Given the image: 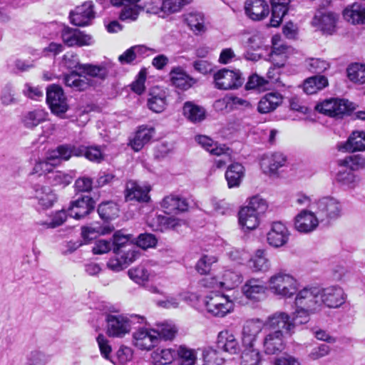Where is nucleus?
I'll return each instance as SVG.
<instances>
[{
	"mask_svg": "<svg viewBox=\"0 0 365 365\" xmlns=\"http://www.w3.org/2000/svg\"><path fill=\"white\" fill-rule=\"evenodd\" d=\"M320 289L318 287H305L300 290L295 297L296 310L294 319L299 324H306L309 316L320 305Z\"/></svg>",
	"mask_w": 365,
	"mask_h": 365,
	"instance_id": "1",
	"label": "nucleus"
},
{
	"mask_svg": "<svg viewBox=\"0 0 365 365\" xmlns=\"http://www.w3.org/2000/svg\"><path fill=\"white\" fill-rule=\"evenodd\" d=\"M105 320L107 335L110 337L122 338L130 331L133 321L137 320L142 324L145 318L139 315H132L129 318L123 314L109 313L106 315Z\"/></svg>",
	"mask_w": 365,
	"mask_h": 365,
	"instance_id": "2",
	"label": "nucleus"
},
{
	"mask_svg": "<svg viewBox=\"0 0 365 365\" xmlns=\"http://www.w3.org/2000/svg\"><path fill=\"white\" fill-rule=\"evenodd\" d=\"M268 284L273 293L286 298H290L296 293L298 285L293 276L282 271L271 276Z\"/></svg>",
	"mask_w": 365,
	"mask_h": 365,
	"instance_id": "3",
	"label": "nucleus"
},
{
	"mask_svg": "<svg viewBox=\"0 0 365 365\" xmlns=\"http://www.w3.org/2000/svg\"><path fill=\"white\" fill-rule=\"evenodd\" d=\"M317 215L321 222L334 220L342 215L343 206L335 197H324L315 202Z\"/></svg>",
	"mask_w": 365,
	"mask_h": 365,
	"instance_id": "4",
	"label": "nucleus"
},
{
	"mask_svg": "<svg viewBox=\"0 0 365 365\" xmlns=\"http://www.w3.org/2000/svg\"><path fill=\"white\" fill-rule=\"evenodd\" d=\"M205 305L207 312L214 317H223L232 312L235 304L225 294L212 293L205 299Z\"/></svg>",
	"mask_w": 365,
	"mask_h": 365,
	"instance_id": "5",
	"label": "nucleus"
},
{
	"mask_svg": "<svg viewBox=\"0 0 365 365\" xmlns=\"http://www.w3.org/2000/svg\"><path fill=\"white\" fill-rule=\"evenodd\" d=\"M352 103L346 100L329 98L316 105L315 109L326 115L341 118L353 110Z\"/></svg>",
	"mask_w": 365,
	"mask_h": 365,
	"instance_id": "6",
	"label": "nucleus"
},
{
	"mask_svg": "<svg viewBox=\"0 0 365 365\" xmlns=\"http://www.w3.org/2000/svg\"><path fill=\"white\" fill-rule=\"evenodd\" d=\"M46 102L51 113L60 118H63L69 108L63 89L55 84L47 88Z\"/></svg>",
	"mask_w": 365,
	"mask_h": 365,
	"instance_id": "7",
	"label": "nucleus"
},
{
	"mask_svg": "<svg viewBox=\"0 0 365 365\" xmlns=\"http://www.w3.org/2000/svg\"><path fill=\"white\" fill-rule=\"evenodd\" d=\"M244 80L239 70L222 68L214 75L215 87L220 90L238 88L243 84Z\"/></svg>",
	"mask_w": 365,
	"mask_h": 365,
	"instance_id": "8",
	"label": "nucleus"
},
{
	"mask_svg": "<svg viewBox=\"0 0 365 365\" xmlns=\"http://www.w3.org/2000/svg\"><path fill=\"white\" fill-rule=\"evenodd\" d=\"M298 324L294 316L291 318L290 316L284 312H277L269 315L264 322H262V327L270 331L282 330V333L291 332L295 324Z\"/></svg>",
	"mask_w": 365,
	"mask_h": 365,
	"instance_id": "9",
	"label": "nucleus"
},
{
	"mask_svg": "<svg viewBox=\"0 0 365 365\" xmlns=\"http://www.w3.org/2000/svg\"><path fill=\"white\" fill-rule=\"evenodd\" d=\"M242 277L239 273L227 269L222 274L221 280L217 281L215 278L205 277L200 281V284L205 287H224L227 289H233L240 284Z\"/></svg>",
	"mask_w": 365,
	"mask_h": 365,
	"instance_id": "10",
	"label": "nucleus"
},
{
	"mask_svg": "<svg viewBox=\"0 0 365 365\" xmlns=\"http://www.w3.org/2000/svg\"><path fill=\"white\" fill-rule=\"evenodd\" d=\"M319 222L314 210H302L294 218V227L299 232L309 233L316 230Z\"/></svg>",
	"mask_w": 365,
	"mask_h": 365,
	"instance_id": "11",
	"label": "nucleus"
},
{
	"mask_svg": "<svg viewBox=\"0 0 365 365\" xmlns=\"http://www.w3.org/2000/svg\"><path fill=\"white\" fill-rule=\"evenodd\" d=\"M346 294L344 289L336 285L320 289V305L325 304L329 308H338L344 304Z\"/></svg>",
	"mask_w": 365,
	"mask_h": 365,
	"instance_id": "12",
	"label": "nucleus"
},
{
	"mask_svg": "<svg viewBox=\"0 0 365 365\" xmlns=\"http://www.w3.org/2000/svg\"><path fill=\"white\" fill-rule=\"evenodd\" d=\"M95 208V201L88 195H82L72 201L68 207V215L79 220L90 214Z\"/></svg>",
	"mask_w": 365,
	"mask_h": 365,
	"instance_id": "13",
	"label": "nucleus"
},
{
	"mask_svg": "<svg viewBox=\"0 0 365 365\" xmlns=\"http://www.w3.org/2000/svg\"><path fill=\"white\" fill-rule=\"evenodd\" d=\"M94 5L92 1H86L70 13L71 22L78 26H85L95 18Z\"/></svg>",
	"mask_w": 365,
	"mask_h": 365,
	"instance_id": "14",
	"label": "nucleus"
},
{
	"mask_svg": "<svg viewBox=\"0 0 365 365\" xmlns=\"http://www.w3.org/2000/svg\"><path fill=\"white\" fill-rule=\"evenodd\" d=\"M133 344L141 350H150L158 344V334L153 329L139 328L133 334Z\"/></svg>",
	"mask_w": 365,
	"mask_h": 365,
	"instance_id": "15",
	"label": "nucleus"
},
{
	"mask_svg": "<svg viewBox=\"0 0 365 365\" xmlns=\"http://www.w3.org/2000/svg\"><path fill=\"white\" fill-rule=\"evenodd\" d=\"M263 349L267 354H277L285 348L284 337L282 330L269 331L264 334Z\"/></svg>",
	"mask_w": 365,
	"mask_h": 365,
	"instance_id": "16",
	"label": "nucleus"
},
{
	"mask_svg": "<svg viewBox=\"0 0 365 365\" xmlns=\"http://www.w3.org/2000/svg\"><path fill=\"white\" fill-rule=\"evenodd\" d=\"M289 235L284 224L281 222H274L267 234V240L270 246L276 248L281 247L287 243Z\"/></svg>",
	"mask_w": 365,
	"mask_h": 365,
	"instance_id": "17",
	"label": "nucleus"
},
{
	"mask_svg": "<svg viewBox=\"0 0 365 365\" xmlns=\"http://www.w3.org/2000/svg\"><path fill=\"white\" fill-rule=\"evenodd\" d=\"M338 19L339 16L333 12L318 11L312 21V25L324 33L331 34L335 31Z\"/></svg>",
	"mask_w": 365,
	"mask_h": 365,
	"instance_id": "18",
	"label": "nucleus"
},
{
	"mask_svg": "<svg viewBox=\"0 0 365 365\" xmlns=\"http://www.w3.org/2000/svg\"><path fill=\"white\" fill-rule=\"evenodd\" d=\"M287 163V157L282 153L275 152L263 155L260 165L265 174L274 175L277 170L284 166Z\"/></svg>",
	"mask_w": 365,
	"mask_h": 365,
	"instance_id": "19",
	"label": "nucleus"
},
{
	"mask_svg": "<svg viewBox=\"0 0 365 365\" xmlns=\"http://www.w3.org/2000/svg\"><path fill=\"white\" fill-rule=\"evenodd\" d=\"M33 198L37 201L38 208L47 210L56 201V195L49 187L35 185L33 187Z\"/></svg>",
	"mask_w": 365,
	"mask_h": 365,
	"instance_id": "20",
	"label": "nucleus"
},
{
	"mask_svg": "<svg viewBox=\"0 0 365 365\" xmlns=\"http://www.w3.org/2000/svg\"><path fill=\"white\" fill-rule=\"evenodd\" d=\"M245 10L246 15L254 21H260L267 17L269 7L264 0H246Z\"/></svg>",
	"mask_w": 365,
	"mask_h": 365,
	"instance_id": "21",
	"label": "nucleus"
},
{
	"mask_svg": "<svg viewBox=\"0 0 365 365\" xmlns=\"http://www.w3.org/2000/svg\"><path fill=\"white\" fill-rule=\"evenodd\" d=\"M161 207L165 213H178L188 210L189 204L187 200L178 195H169L165 196L160 202Z\"/></svg>",
	"mask_w": 365,
	"mask_h": 365,
	"instance_id": "22",
	"label": "nucleus"
},
{
	"mask_svg": "<svg viewBox=\"0 0 365 365\" xmlns=\"http://www.w3.org/2000/svg\"><path fill=\"white\" fill-rule=\"evenodd\" d=\"M262 322L259 319L247 321L242 330V346H255L258 334L262 331Z\"/></svg>",
	"mask_w": 365,
	"mask_h": 365,
	"instance_id": "23",
	"label": "nucleus"
},
{
	"mask_svg": "<svg viewBox=\"0 0 365 365\" xmlns=\"http://www.w3.org/2000/svg\"><path fill=\"white\" fill-rule=\"evenodd\" d=\"M242 291L246 298L253 301H259L265 294L266 287L262 280L252 278L245 282Z\"/></svg>",
	"mask_w": 365,
	"mask_h": 365,
	"instance_id": "24",
	"label": "nucleus"
},
{
	"mask_svg": "<svg viewBox=\"0 0 365 365\" xmlns=\"http://www.w3.org/2000/svg\"><path fill=\"white\" fill-rule=\"evenodd\" d=\"M150 190L149 186H140L136 182L129 181L126 184L125 197L126 201L148 202L150 200Z\"/></svg>",
	"mask_w": 365,
	"mask_h": 365,
	"instance_id": "25",
	"label": "nucleus"
},
{
	"mask_svg": "<svg viewBox=\"0 0 365 365\" xmlns=\"http://www.w3.org/2000/svg\"><path fill=\"white\" fill-rule=\"evenodd\" d=\"M217 345L219 349L230 354H236L240 351L239 344L235 335L227 329L218 334Z\"/></svg>",
	"mask_w": 365,
	"mask_h": 365,
	"instance_id": "26",
	"label": "nucleus"
},
{
	"mask_svg": "<svg viewBox=\"0 0 365 365\" xmlns=\"http://www.w3.org/2000/svg\"><path fill=\"white\" fill-rule=\"evenodd\" d=\"M148 99V108L155 113L163 111L167 106V94L163 89L155 87L153 88L149 93Z\"/></svg>",
	"mask_w": 365,
	"mask_h": 365,
	"instance_id": "27",
	"label": "nucleus"
},
{
	"mask_svg": "<svg viewBox=\"0 0 365 365\" xmlns=\"http://www.w3.org/2000/svg\"><path fill=\"white\" fill-rule=\"evenodd\" d=\"M283 101V97L278 92L265 94L259 101L257 110L260 113H268L274 110Z\"/></svg>",
	"mask_w": 365,
	"mask_h": 365,
	"instance_id": "28",
	"label": "nucleus"
},
{
	"mask_svg": "<svg viewBox=\"0 0 365 365\" xmlns=\"http://www.w3.org/2000/svg\"><path fill=\"white\" fill-rule=\"evenodd\" d=\"M81 150L80 146H76L71 144H64L58 146L55 150H53L48 156V160L60 159L63 160H68L72 156H81Z\"/></svg>",
	"mask_w": 365,
	"mask_h": 365,
	"instance_id": "29",
	"label": "nucleus"
},
{
	"mask_svg": "<svg viewBox=\"0 0 365 365\" xmlns=\"http://www.w3.org/2000/svg\"><path fill=\"white\" fill-rule=\"evenodd\" d=\"M339 150L349 152L365 150V132H352L346 142L339 146Z\"/></svg>",
	"mask_w": 365,
	"mask_h": 365,
	"instance_id": "30",
	"label": "nucleus"
},
{
	"mask_svg": "<svg viewBox=\"0 0 365 365\" xmlns=\"http://www.w3.org/2000/svg\"><path fill=\"white\" fill-rule=\"evenodd\" d=\"M170 77L172 83L182 90L188 89L195 83V80L180 67L173 68L170 73Z\"/></svg>",
	"mask_w": 365,
	"mask_h": 365,
	"instance_id": "31",
	"label": "nucleus"
},
{
	"mask_svg": "<svg viewBox=\"0 0 365 365\" xmlns=\"http://www.w3.org/2000/svg\"><path fill=\"white\" fill-rule=\"evenodd\" d=\"M48 113L41 108H36L25 113L21 118L24 126L33 129L46 120Z\"/></svg>",
	"mask_w": 365,
	"mask_h": 365,
	"instance_id": "32",
	"label": "nucleus"
},
{
	"mask_svg": "<svg viewBox=\"0 0 365 365\" xmlns=\"http://www.w3.org/2000/svg\"><path fill=\"white\" fill-rule=\"evenodd\" d=\"M154 133L155 129L153 127L144 125L139 127L135 137L130 142L131 148L135 151L140 150L150 141Z\"/></svg>",
	"mask_w": 365,
	"mask_h": 365,
	"instance_id": "33",
	"label": "nucleus"
},
{
	"mask_svg": "<svg viewBox=\"0 0 365 365\" xmlns=\"http://www.w3.org/2000/svg\"><path fill=\"white\" fill-rule=\"evenodd\" d=\"M272 4V17L270 25L277 27L281 23L283 17L288 11L290 0H269Z\"/></svg>",
	"mask_w": 365,
	"mask_h": 365,
	"instance_id": "34",
	"label": "nucleus"
},
{
	"mask_svg": "<svg viewBox=\"0 0 365 365\" xmlns=\"http://www.w3.org/2000/svg\"><path fill=\"white\" fill-rule=\"evenodd\" d=\"M74 177L75 173L73 172L66 173L52 168L49 174L47 175V180L53 186L65 187L71 183Z\"/></svg>",
	"mask_w": 365,
	"mask_h": 365,
	"instance_id": "35",
	"label": "nucleus"
},
{
	"mask_svg": "<svg viewBox=\"0 0 365 365\" xmlns=\"http://www.w3.org/2000/svg\"><path fill=\"white\" fill-rule=\"evenodd\" d=\"M344 16L354 24L365 23V5L358 2L354 3L349 8L345 9Z\"/></svg>",
	"mask_w": 365,
	"mask_h": 365,
	"instance_id": "36",
	"label": "nucleus"
},
{
	"mask_svg": "<svg viewBox=\"0 0 365 365\" xmlns=\"http://www.w3.org/2000/svg\"><path fill=\"white\" fill-rule=\"evenodd\" d=\"M244 175L245 169L240 163L230 165L225 173L228 187L232 188L240 186Z\"/></svg>",
	"mask_w": 365,
	"mask_h": 365,
	"instance_id": "37",
	"label": "nucleus"
},
{
	"mask_svg": "<svg viewBox=\"0 0 365 365\" xmlns=\"http://www.w3.org/2000/svg\"><path fill=\"white\" fill-rule=\"evenodd\" d=\"M63 82L66 86L77 91H85L91 85V81L86 77L82 78L81 75L76 71L66 75L63 77Z\"/></svg>",
	"mask_w": 365,
	"mask_h": 365,
	"instance_id": "38",
	"label": "nucleus"
},
{
	"mask_svg": "<svg viewBox=\"0 0 365 365\" xmlns=\"http://www.w3.org/2000/svg\"><path fill=\"white\" fill-rule=\"evenodd\" d=\"M182 113L186 118L192 123L200 122L205 119V109L192 101L184 103Z\"/></svg>",
	"mask_w": 365,
	"mask_h": 365,
	"instance_id": "39",
	"label": "nucleus"
},
{
	"mask_svg": "<svg viewBox=\"0 0 365 365\" xmlns=\"http://www.w3.org/2000/svg\"><path fill=\"white\" fill-rule=\"evenodd\" d=\"M81 68H82V72L86 75L101 81L106 80L109 73L108 68L104 63L97 65L86 63L81 65Z\"/></svg>",
	"mask_w": 365,
	"mask_h": 365,
	"instance_id": "40",
	"label": "nucleus"
},
{
	"mask_svg": "<svg viewBox=\"0 0 365 365\" xmlns=\"http://www.w3.org/2000/svg\"><path fill=\"white\" fill-rule=\"evenodd\" d=\"M328 85V79L324 76H314L304 81L303 88L307 94L312 95L327 87Z\"/></svg>",
	"mask_w": 365,
	"mask_h": 365,
	"instance_id": "41",
	"label": "nucleus"
},
{
	"mask_svg": "<svg viewBox=\"0 0 365 365\" xmlns=\"http://www.w3.org/2000/svg\"><path fill=\"white\" fill-rule=\"evenodd\" d=\"M260 215L242 207L239 212V223L242 228L251 230L255 229L259 223Z\"/></svg>",
	"mask_w": 365,
	"mask_h": 365,
	"instance_id": "42",
	"label": "nucleus"
},
{
	"mask_svg": "<svg viewBox=\"0 0 365 365\" xmlns=\"http://www.w3.org/2000/svg\"><path fill=\"white\" fill-rule=\"evenodd\" d=\"M247 265L253 272H266L270 267L265 251L263 250H257L255 255L248 261Z\"/></svg>",
	"mask_w": 365,
	"mask_h": 365,
	"instance_id": "43",
	"label": "nucleus"
},
{
	"mask_svg": "<svg viewBox=\"0 0 365 365\" xmlns=\"http://www.w3.org/2000/svg\"><path fill=\"white\" fill-rule=\"evenodd\" d=\"M176 356V350L173 349H157L151 355L154 365L170 364Z\"/></svg>",
	"mask_w": 365,
	"mask_h": 365,
	"instance_id": "44",
	"label": "nucleus"
},
{
	"mask_svg": "<svg viewBox=\"0 0 365 365\" xmlns=\"http://www.w3.org/2000/svg\"><path fill=\"white\" fill-rule=\"evenodd\" d=\"M195 140L203 148L214 155H220L226 150V146L225 145L218 144L206 135H197L195 137Z\"/></svg>",
	"mask_w": 365,
	"mask_h": 365,
	"instance_id": "45",
	"label": "nucleus"
},
{
	"mask_svg": "<svg viewBox=\"0 0 365 365\" xmlns=\"http://www.w3.org/2000/svg\"><path fill=\"white\" fill-rule=\"evenodd\" d=\"M244 350L241 356L242 365H259L262 356L255 346H243Z\"/></svg>",
	"mask_w": 365,
	"mask_h": 365,
	"instance_id": "46",
	"label": "nucleus"
},
{
	"mask_svg": "<svg viewBox=\"0 0 365 365\" xmlns=\"http://www.w3.org/2000/svg\"><path fill=\"white\" fill-rule=\"evenodd\" d=\"M336 179L341 185L351 189L354 188L359 181V177L353 171L344 167L336 174Z\"/></svg>",
	"mask_w": 365,
	"mask_h": 365,
	"instance_id": "47",
	"label": "nucleus"
},
{
	"mask_svg": "<svg viewBox=\"0 0 365 365\" xmlns=\"http://www.w3.org/2000/svg\"><path fill=\"white\" fill-rule=\"evenodd\" d=\"M153 330L158 334V341L160 339L165 341L172 340L177 333V328L175 326L168 322L158 324L156 325V328L153 329Z\"/></svg>",
	"mask_w": 365,
	"mask_h": 365,
	"instance_id": "48",
	"label": "nucleus"
},
{
	"mask_svg": "<svg viewBox=\"0 0 365 365\" xmlns=\"http://www.w3.org/2000/svg\"><path fill=\"white\" fill-rule=\"evenodd\" d=\"M98 213L101 219L111 220L118 216V208L113 202H105L99 205Z\"/></svg>",
	"mask_w": 365,
	"mask_h": 365,
	"instance_id": "49",
	"label": "nucleus"
},
{
	"mask_svg": "<svg viewBox=\"0 0 365 365\" xmlns=\"http://www.w3.org/2000/svg\"><path fill=\"white\" fill-rule=\"evenodd\" d=\"M340 165L349 170L355 171L365 168V158L361 155H353L340 160Z\"/></svg>",
	"mask_w": 365,
	"mask_h": 365,
	"instance_id": "50",
	"label": "nucleus"
},
{
	"mask_svg": "<svg viewBox=\"0 0 365 365\" xmlns=\"http://www.w3.org/2000/svg\"><path fill=\"white\" fill-rule=\"evenodd\" d=\"M185 20L190 29L195 32L205 30L204 16L200 12H190L185 15Z\"/></svg>",
	"mask_w": 365,
	"mask_h": 365,
	"instance_id": "51",
	"label": "nucleus"
},
{
	"mask_svg": "<svg viewBox=\"0 0 365 365\" xmlns=\"http://www.w3.org/2000/svg\"><path fill=\"white\" fill-rule=\"evenodd\" d=\"M347 76L350 81L363 84L365 83V65L354 63L347 68Z\"/></svg>",
	"mask_w": 365,
	"mask_h": 365,
	"instance_id": "52",
	"label": "nucleus"
},
{
	"mask_svg": "<svg viewBox=\"0 0 365 365\" xmlns=\"http://www.w3.org/2000/svg\"><path fill=\"white\" fill-rule=\"evenodd\" d=\"M176 356L179 358L180 365H194L197 360L195 350L185 346H180L176 350Z\"/></svg>",
	"mask_w": 365,
	"mask_h": 365,
	"instance_id": "53",
	"label": "nucleus"
},
{
	"mask_svg": "<svg viewBox=\"0 0 365 365\" xmlns=\"http://www.w3.org/2000/svg\"><path fill=\"white\" fill-rule=\"evenodd\" d=\"M110 232L108 227H82L81 235L85 243L89 242L95 239L99 235H106Z\"/></svg>",
	"mask_w": 365,
	"mask_h": 365,
	"instance_id": "54",
	"label": "nucleus"
},
{
	"mask_svg": "<svg viewBox=\"0 0 365 365\" xmlns=\"http://www.w3.org/2000/svg\"><path fill=\"white\" fill-rule=\"evenodd\" d=\"M96 341L101 356L106 359L109 360L113 364H115L117 362L112 358L110 355L112 352V347L107 337L103 334H99L96 338Z\"/></svg>",
	"mask_w": 365,
	"mask_h": 365,
	"instance_id": "55",
	"label": "nucleus"
},
{
	"mask_svg": "<svg viewBox=\"0 0 365 365\" xmlns=\"http://www.w3.org/2000/svg\"><path fill=\"white\" fill-rule=\"evenodd\" d=\"M128 274L132 280L139 284H144L147 282L150 276V273L143 265L130 269Z\"/></svg>",
	"mask_w": 365,
	"mask_h": 365,
	"instance_id": "56",
	"label": "nucleus"
},
{
	"mask_svg": "<svg viewBox=\"0 0 365 365\" xmlns=\"http://www.w3.org/2000/svg\"><path fill=\"white\" fill-rule=\"evenodd\" d=\"M80 149L81 150V156H85L88 160L100 163L103 159V153L98 146H80Z\"/></svg>",
	"mask_w": 365,
	"mask_h": 365,
	"instance_id": "57",
	"label": "nucleus"
},
{
	"mask_svg": "<svg viewBox=\"0 0 365 365\" xmlns=\"http://www.w3.org/2000/svg\"><path fill=\"white\" fill-rule=\"evenodd\" d=\"M203 365H222L224 359L219 356L217 351L211 348H205L202 352Z\"/></svg>",
	"mask_w": 365,
	"mask_h": 365,
	"instance_id": "58",
	"label": "nucleus"
},
{
	"mask_svg": "<svg viewBox=\"0 0 365 365\" xmlns=\"http://www.w3.org/2000/svg\"><path fill=\"white\" fill-rule=\"evenodd\" d=\"M211 205L212 210L207 212L212 215H230L232 210L226 202L224 200H217L215 198L211 199Z\"/></svg>",
	"mask_w": 365,
	"mask_h": 365,
	"instance_id": "59",
	"label": "nucleus"
},
{
	"mask_svg": "<svg viewBox=\"0 0 365 365\" xmlns=\"http://www.w3.org/2000/svg\"><path fill=\"white\" fill-rule=\"evenodd\" d=\"M244 207L250 210L251 212H254L261 215L267 210V205L264 199L259 196H254L250 198L248 205Z\"/></svg>",
	"mask_w": 365,
	"mask_h": 365,
	"instance_id": "60",
	"label": "nucleus"
},
{
	"mask_svg": "<svg viewBox=\"0 0 365 365\" xmlns=\"http://www.w3.org/2000/svg\"><path fill=\"white\" fill-rule=\"evenodd\" d=\"M128 257H125L121 255L120 257L116 256L115 257L110 258L108 262V267L113 271L118 272L128 267V265L132 262L131 259H129V261H127Z\"/></svg>",
	"mask_w": 365,
	"mask_h": 365,
	"instance_id": "61",
	"label": "nucleus"
},
{
	"mask_svg": "<svg viewBox=\"0 0 365 365\" xmlns=\"http://www.w3.org/2000/svg\"><path fill=\"white\" fill-rule=\"evenodd\" d=\"M307 67L312 73H321L329 68V63L321 58H310L307 61Z\"/></svg>",
	"mask_w": 365,
	"mask_h": 365,
	"instance_id": "62",
	"label": "nucleus"
},
{
	"mask_svg": "<svg viewBox=\"0 0 365 365\" xmlns=\"http://www.w3.org/2000/svg\"><path fill=\"white\" fill-rule=\"evenodd\" d=\"M216 262L217 258L215 257L204 255L197 262L196 269L201 274H207L210 272L211 265Z\"/></svg>",
	"mask_w": 365,
	"mask_h": 365,
	"instance_id": "63",
	"label": "nucleus"
},
{
	"mask_svg": "<svg viewBox=\"0 0 365 365\" xmlns=\"http://www.w3.org/2000/svg\"><path fill=\"white\" fill-rule=\"evenodd\" d=\"M26 360L31 365H46L48 361V357L41 351L34 350L27 355Z\"/></svg>",
	"mask_w": 365,
	"mask_h": 365,
	"instance_id": "64",
	"label": "nucleus"
}]
</instances>
